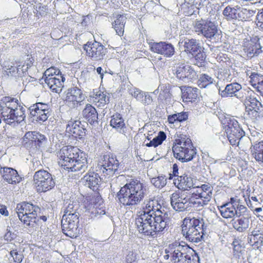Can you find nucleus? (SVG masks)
<instances>
[{"mask_svg":"<svg viewBox=\"0 0 263 263\" xmlns=\"http://www.w3.org/2000/svg\"><path fill=\"white\" fill-rule=\"evenodd\" d=\"M170 218L167 213L139 216L135 219V224L139 232L145 236L157 238L168 228Z\"/></svg>","mask_w":263,"mask_h":263,"instance_id":"nucleus-1","label":"nucleus"},{"mask_svg":"<svg viewBox=\"0 0 263 263\" xmlns=\"http://www.w3.org/2000/svg\"><path fill=\"white\" fill-rule=\"evenodd\" d=\"M147 192L145 184L138 179H131L121 187L117 193V198L120 204L132 209L143 201Z\"/></svg>","mask_w":263,"mask_h":263,"instance_id":"nucleus-2","label":"nucleus"},{"mask_svg":"<svg viewBox=\"0 0 263 263\" xmlns=\"http://www.w3.org/2000/svg\"><path fill=\"white\" fill-rule=\"evenodd\" d=\"M164 260L173 263H199L197 253L185 242L175 241L166 246L162 253Z\"/></svg>","mask_w":263,"mask_h":263,"instance_id":"nucleus-3","label":"nucleus"},{"mask_svg":"<svg viewBox=\"0 0 263 263\" xmlns=\"http://www.w3.org/2000/svg\"><path fill=\"white\" fill-rule=\"evenodd\" d=\"M14 98L4 97L0 100V114L5 122L9 125L21 123L26 118L25 108L19 105Z\"/></svg>","mask_w":263,"mask_h":263,"instance_id":"nucleus-4","label":"nucleus"},{"mask_svg":"<svg viewBox=\"0 0 263 263\" xmlns=\"http://www.w3.org/2000/svg\"><path fill=\"white\" fill-rule=\"evenodd\" d=\"M206 226L203 219L186 217L182 224V234L186 240L195 243L201 242L206 233Z\"/></svg>","mask_w":263,"mask_h":263,"instance_id":"nucleus-5","label":"nucleus"},{"mask_svg":"<svg viewBox=\"0 0 263 263\" xmlns=\"http://www.w3.org/2000/svg\"><path fill=\"white\" fill-rule=\"evenodd\" d=\"M16 210L20 220L24 224L30 227H34L37 217L41 212L38 205L31 202H23L17 204Z\"/></svg>","mask_w":263,"mask_h":263,"instance_id":"nucleus-6","label":"nucleus"},{"mask_svg":"<svg viewBox=\"0 0 263 263\" xmlns=\"http://www.w3.org/2000/svg\"><path fill=\"white\" fill-rule=\"evenodd\" d=\"M194 28L198 35L201 34L210 41L216 42L221 37V32L218 29V25L215 22L208 20L201 19L196 21Z\"/></svg>","mask_w":263,"mask_h":263,"instance_id":"nucleus-7","label":"nucleus"},{"mask_svg":"<svg viewBox=\"0 0 263 263\" xmlns=\"http://www.w3.org/2000/svg\"><path fill=\"white\" fill-rule=\"evenodd\" d=\"M196 201H194L192 192H175L171 196V204L174 210L183 212L195 208Z\"/></svg>","mask_w":263,"mask_h":263,"instance_id":"nucleus-8","label":"nucleus"},{"mask_svg":"<svg viewBox=\"0 0 263 263\" xmlns=\"http://www.w3.org/2000/svg\"><path fill=\"white\" fill-rule=\"evenodd\" d=\"M245 105V118L255 122L263 116V107L261 103L253 96L247 95L243 102Z\"/></svg>","mask_w":263,"mask_h":263,"instance_id":"nucleus-9","label":"nucleus"},{"mask_svg":"<svg viewBox=\"0 0 263 263\" xmlns=\"http://www.w3.org/2000/svg\"><path fill=\"white\" fill-rule=\"evenodd\" d=\"M33 181L38 192H46L55 185L54 176L44 170H40L34 173Z\"/></svg>","mask_w":263,"mask_h":263,"instance_id":"nucleus-10","label":"nucleus"},{"mask_svg":"<svg viewBox=\"0 0 263 263\" xmlns=\"http://www.w3.org/2000/svg\"><path fill=\"white\" fill-rule=\"evenodd\" d=\"M120 163L116 156L112 155L103 156L98 164V167L104 174L109 178L116 174H118Z\"/></svg>","mask_w":263,"mask_h":263,"instance_id":"nucleus-11","label":"nucleus"},{"mask_svg":"<svg viewBox=\"0 0 263 263\" xmlns=\"http://www.w3.org/2000/svg\"><path fill=\"white\" fill-rule=\"evenodd\" d=\"M79 222V213L64 214L61 220L63 232L67 236L73 238L77 233Z\"/></svg>","mask_w":263,"mask_h":263,"instance_id":"nucleus-12","label":"nucleus"},{"mask_svg":"<svg viewBox=\"0 0 263 263\" xmlns=\"http://www.w3.org/2000/svg\"><path fill=\"white\" fill-rule=\"evenodd\" d=\"M80 150L77 147L66 146L61 149L59 154V164L64 170H67L69 166L79 157Z\"/></svg>","mask_w":263,"mask_h":263,"instance_id":"nucleus-13","label":"nucleus"},{"mask_svg":"<svg viewBox=\"0 0 263 263\" xmlns=\"http://www.w3.org/2000/svg\"><path fill=\"white\" fill-rule=\"evenodd\" d=\"M86 98L82 90L77 86H73L68 89L65 101L70 108L78 109L84 104Z\"/></svg>","mask_w":263,"mask_h":263,"instance_id":"nucleus-14","label":"nucleus"},{"mask_svg":"<svg viewBox=\"0 0 263 263\" xmlns=\"http://www.w3.org/2000/svg\"><path fill=\"white\" fill-rule=\"evenodd\" d=\"M28 109L30 116L34 117L33 120L40 123L46 121L50 115L51 109L48 104L37 102L30 106Z\"/></svg>","mask_w":263,"mask_h":263,"instance_id":"nucleus-15","label":"nucleus"},{"mask_svg":"<svg viewBox=\"0 0 263 263\" xmlns=\"http://www.w3.org/2000/svg\"><path fill=\"white\" fill-rule=\"evenodd\" d=\"M242 48L244 55L249 58L256 56L262 52L259 39L257 36L250 37V39H245Z\"/></svg>","mask_w":263,"mask_h":263,"instance_id":"nucleus-16","label":"nucleus"},{"mask_svg":"<svg viewBox=\"0 0 263 263\" xmlns=\"http://www.w3.org/2000/svg\"><path fill=\"white\" fill-rule=\"evenodd\" d=\"M173 74L180 82L187 83L196 77V71L189 65L181 64L174 67Z\"/></svg>","mask_w":263,"mask_h":263,"instance_id":"nucleus-17","label":"nucleus"},{"mask_svg":"<svg viewBox=\"0 0 263 263\" xmlns=\"http://www.w3.org/2000/svg\"><path fill=\"white\" fill-rule=\"evenodd\" d=\"M87 55L93 61H99L103 59L107 52V49L99 42L95 41L92 43H88L84 46Z\"/></svg>","mask_w":263,"mask_h":263,"instance_id":"nucleus-18","label":"nucleus"},{"mask_svg":"<svg viewBox=\"0 0 263 263\" xmlns=\"http://www.w3.org/2000/svg\"><path fill=\"white\" fill-rule=\"evenodd\" d=\"M151 50L167 58L172 57L175 53L174 46L166 42H152L149 44Z\"/></svg>","mask_w":263,"mask_h":263,"instance_id":"nucleus-19","label":"nucleus"},{"mask_svg":"<svg viewBox=\"0 0 263 263\" xmlns=\"http://www.w3.org/2000/svg\"><path fill=\"white\" fill-rule=\"evenodd\" d=\"M110 125L117 132L126 137L131 135L132 127L126 125L122 116L120 114L117 113L111 116Z\"/></svg>","mask_w":263,"mask_h":263,"instance_id":"nucleus-20","label":"nucleus"},{"mask_svg":"<svg viewBox=\"0 0 263 263\" xmlns=\"http://www.w3.org/2000/svg\"><path fill=\"white\" fill-rule=\"evenodd\" d=\"M142 213L140 216L157 214V212L160 214L167 213L157 200L151 198L145 200L142 205Z\"/></svg>","mask_w":263,"mask_h":263,"instance_id":"nucleus-21","label":"nucleus"},{"mask_svg":"<svg viewBox=\"0 0 263 263\" xmlns=\"http://www.w3.org/2000/svg\"><path fill=\"white\" fill-rule=\"evenodd\" d=\"M174 157L181 162L191 161L196 155V149L194 146L181 148L172 147Z\"/></svg>","mask_w":263,"mask_h":263,"instance_id":"nucleus-22","label":"nucleus"},{"mask_svg":"<svg viewBox=\"0 0 263 263\" xmlns=\"http://www.w3.org/2000/svg\"><path fill=\"white\" fill-rule=\"evenodd\" d=\"M242 88L241 85L236 82L227 84L225 88L222 90L220 87L218 88L219 95L222 98L235 97L239 99L242 98L240 91Z\"/></svg>","mask_w":263,"mask_h":263,"instance_id":"nucleus-23","label":"nucleus"},{"mask_svg":"<svg viewBox=\"0 0 263 263\" xmlns=\"http://www.w3.org/2000/svg\"><path fill=\"white\" fill-rule=\"evenodd\" d=\"M84 125L79 120L69 121L66 125V132L76 139H82L86 133Z\"/></svg>","mask_w":263,"mask_h":263,"instance_id":"nucleus-24","label":"nucleus"},{"mask_svg":"<svg viewBox=\"0 0 263 263\" xmlns=\"http://www.w3.org/2000/svg\"><path fill=\"white\" fill-rule=\"evenodd\" d=\"M231 220L233 228L239 232H245L249 227L251 215L246 213L237 215Z\"/></svg>","mask_w":263,"mask_h":263,"instance_id":"nucleus-25","label":"nucleus"},{"mask_svg":"<svg viewBox=\"0 0 263 263\" xmlns=\"http://www.w3.org/2000/svg\"><path fill=\"white\" fill-rule=\"evenodd\" d=\"M84 185L93 191H97L101 182V179L98 173L89 171L82 178Z\"/></svg>","mask_w":263,"mask_h":263,"instance_id":"nucleus-26","label":"nucleus"},{"mask_svg":"<svg viewBox=\"0 0 263 263\" xmlns=\"http://www.w3.org/2000/svg\"><path fill=\"white\" fill-rule=\"evenodd\" d=\"M0 173L3 179L9 184H16L22 179L17 172L11 167H1Z\"/></svg>","mask_w":263,"mask_h":263,"instance_id":"nucleus-27","label":"nucleus"},{"mask_svg":"<svg viewBox=\"0 0 263 263\" xmlns=\"http://www.w3.org/2000/svg\"><path fill=\"white\" fill-rule=\"evenodd\" d=\"M88 168V162L85 154L81 151L79 153V157L77 158L67 168L68 172H80L82 173L86 171Z\"/></svg>","mask_w":263,"mask_h":263,"instance_id":"nucleus-28","label":"nucleus"},{"mask_svg":"<svg viewBox=\"0 0 263 263\" xmlns=\"http://www.w3.org/2000/svg\"><path fill=\"white\" fill-rule=\"evenodd\" d=\"M183 46L184 51L188 53L194 55L197 52L202 51L203 48L199 41L194 39L185 38L179 43Z\"/></svg>","mask_w":263,"mask_h":263,"instance_id":"nucleus-29","label":"nucleus"},{"mask_svg":"<svg viewBox=\"0 0 263 263\" xmlns=\"http://www.w3.org/2000/svg\"><path fill=\"white\" fill-rule=\"evenodd\" d=\"M194 201H196L195 208H200L206 205L211 200L212 192L208 190V192L194 191L192 192Z\"/></svg>","mask_w":263,"mask_h":263,"instance_id":"nucleus-30","label":"nucleus"},{"mask_svg":"<svg viewBox=\"0 0 263 263\" xmlns=\"http://www.w3.org/2000/svg\"><path fill=\"white\" fill-rule=\"evenodd\" d=\"M83 117L91 125L98 123V114L96 109L90 104H87L82 110Z\"/></svg>","mask_w":263,"mask_h":263,"instance_id":"nucleus-31","label":"nucleus"},{"mask_svg":"<svg viewBox=\"0 0 263 263\" xmlns=\"http://www.w3.org/2000/svg\"><path fill=\"white\" fill-rule=\"evenodd\" d=\"M65 78L63 75L61 77H53L51 78L45 79V83L48 87L53 91L56 93H60L64 87V82Z\"/></svg>","mask_w":263,"mask_h":263,"instance_id":"nucleus-32","label":"nucleus"},{"mask_svg":"<svg viewBox=\"0 0 263 263\" xmlns=\"http://www.w3.org/2000/svg\"><path fill=\"white\" fill-rule=\"evenodd\" d=\"M226 134L230 144L232 145H235L239 144L240 140L245 135V132L238 125L237 127L227 132Z\"/></svg>","mask_w":263,"mask_h":263,"instance_id":"nucleus-33","label":"nucleus"},{"mask_svg":"<svg viewBox=\"0 0 263 263\" xmlns=\"http://www.w3.org/2000/svg\"><path fill=\"white\" fill-rule=\"evenodd\" d=\"M254 137L252 136L249 138L252 143L250 147L252 155L255 159L258 162H263V140L256 143V142H252L254 141L253 139Z\"/></svg>","mask_w":263,"mask_h":263,"instance_id":"nucleus-34","label":"nucleus"},{"mask_svg":"<svg viewBox=\"0 0 263 263\" xmlns=\"http://www.w3.org/2000/svg\"><path fill=\"white\" fill-rule=\"evenodd\" d=\"M174 180L175 181V184L179 189L186 190L188 188L191 189L194 186L193 179L190 176L183 175L178 176L177 178H175Z\"/></svg>","mask_w":263,"mask_h":263,"instance_id":"nucleus-35","label":"nucleus"},{"mask_svg":"<svg viewBox=\"0 0 263 263\" xmlns=\"http://www.w3.org/2000/svg\"><path fill=\"white\" fill-rule=\"evenodd\" d=\"M236 203L234 205L229 203H226L220 206L219 210L220 211L221 216L224 218H232L235 216L238 215V212L235 208Z\"/></svg>","mask_w":263,"mask_h":263,"instance_id":"nucleus-36","label":"nucleus"},{"mask_svg":"<svg viewBox=\"0 0 263 263\" xmlns=\"http://www.w3.org/2000/svg\"><path fill=\"white\" fill-rule=\"evenodd\" d=\"M7 247L10 250V257L9 258L10 263H21L24 258V255L17 250L15 245L12 243H7Z\"/></svg>","mask_w":263,"mask_h":263,"instance_id":"nucleus-37","label":"nucleus"},{"mask_svg":"<svg viewBox=\"0 0 263 263\" xmlns=\"http://www.w3.org/2000/svg\"><path fill=\"white\" fill-rule=\"evenodd\" d=\"M126 21V17L125 15H118L116 20L112 23V27L115 30L117 34L120 36L123 35Z\"/></svg>","mask_w":263,"mask_h":263,"instance_id":"nucleus-38","label":"nucleus"},{"mask_svg":"<svg viewBox=\"0 0 263 263\" xmlns=\"http://www.w3.org/2000/svg\"><path fill=\"white\" fill-rule=\"evenodd\" d=\"M198 90L196 87H187L182 92V98L186 102H195L198 95Z\"/></svg>","mask_w":263,"mask_h":263,"instance_id":"nucleus-39","label":"nucleus"},{"mask_svg":"<svg viewBox=\"0 0 263 263\" xmlns=\"http://www.w3.org/2000/svg\"><path fill=\"white\" fill-rule=\"evenodd\" d=\"M215 84L217 87V83L215 79L206 73L201 74L198 79L197 84L200 88H205L211 84Z\"/></svg>","mask_w":263,"mask_h":263,"instance_id":"nucleus-40","label":"nucleus"},{"mask_svg":"<svg viewBox=\"0 0 263 263\" xmlns=\"http://www.w3.org/2000/svg\"><path fill=\"white\" fill-rule=\"evenodd\" d=\"M92 101L98 107H102L109 102V97L106 92L98 91L93 95Z\"/></svg>","mask_w":263,"mask_h":263,"instance_id":"nucleus-41","label":"nucleus"},{"mask_svg":"<svg viewBox=\"0 0 263 263\" xmlns=\"http://www.w3.org/2000/svg\"><path fill=\"white\" fill-rule=\"evenodd\" d=\"M251 85L260 93H263V76L252 73L250 77Z\"/></svg>","mask_w":263,"mask_h":263,"instance_id":"nucleus-42","label":"nucleus"},{"mask_svg":"<svg viewBox=\"0 0 263 263\" xmlns=\"http://www.w3.org/2000/svg\"><path fill=\"white\" fill-rule=\"evenodd\" d=\"M193 144L191 139L185 135H181L175 140L173 147L185 148L193 147Z\"/></svg>","mask_w":263,"mask_h":263,"instance_id":"nucleus-43","label":"nucleus"},{"mask_svg":"<svg viewBox=\"0 0 263 263\" xmlns=\"http://www.w3.org/2000/svg\"><path fill=\"white\" fill-rule=\"evenodd\" d=\"M250 243L253 242V245L258 248L263 246V232L260 230H254L252 231L250 235Z\"/></svg>","mask_w":263,"mask_h":263,"instance_id":"nucleus-44","label":"nucleus"},{"mask_svg":"<svg viewBox=\"0 0 263 263\" xmlns=\"http://www.w3.org/2000/svg\"><path fill=\"white\" fill-rule=\"evenodd\" d=\"M237 6L232 7L227 6L223 10L222 14L224 18L228 21H234L237 20Z\"/></svg>","mask_w":263,"mask_h":263,"instance_id":"nucleus-45","label":"nucleus"},{"mask_svg":"<svg viewBox=\"0 0 263 263\" xmlns=\"http://www.w3.org/2000/svg\"><path fill=\"white\" fill-rule=\"evenodd\" d=\"M89 212L92 218H100L106 213L104 206L98 203H95L92 208L89 209Z\"/></svg>","mask_w":263,"mask_h":263,"instance_id":"nucleus-46","label":"nucleus"},{"mask_svg":"<svg viewBox=\"0 0 263 263\" xmlns=\"http://www.w3.org/2000/svg\"><path fill=\"white\" fill-rule=\"evenodd\" d=\"M79 208V203L77 201L68 200L64 203V214H70L71 212L79 213L77 212Z\"/></svg>","mask_w":263,"mask_h":263,"instance_id":"nucleus-47","label":"nucleus"},{"mask_svg":"<svg viewBox=\"0 0 263 263\" xmlns=\"http://www.w3.org/2000/svg\"><path fill=\"white\" fill-rule=\"evenodd\" d=\"M166 136L164 132L160 131L159 132L157 136L155 137L149 142L146 143L145 145L147 147H156L159 145H161L164 140H165Z\"/></svg>","mask_w":263,"mask_h":263,"instance_id":"nucleus-48","label":"nucleus"},{"mask_svg":"<svg viewBox=\"0 0 263 263\" xmlns=\"http://www.w3.org/2000/svg\"><path fill=\"white\" fill-rule=\"evenodd\" d=\"M226 132L232 129V128L237 127L239 125L237 120L232 117H226L222 121Z\"/></svg>","mask_w":263,"mask_h":263,"instance_id":"nucleus-49","label":"nucleus"},{"mask_svg":"<svg viewBox=\"0 0 263 263\" xmlns=\"http://www.w3.org/2000/svg\"><path fill=\"white\" fill-rule=\"evenodd\" d=\"M62 72L58 69H55L53 67H50L47 69L44 73L43 79L45 80V79L51 78L53 77H61L62 78Z\"/></svg>","mask_w":263,"mask_h":263,"instance_id":"nucleus-50","label":"nucleus"},{"mask_svg":"<svg viewBox=\"0 0 263 263\" xmlns=\"http://www.w3.org/2000/svg\"><path fill=\"white\" fill-rule=\"evenodd\" d=\"M232 245L233 246V255L235 257L239 258L244 251L243 248L241 245L240 241L238 240H234L233 241Z\"/></svg>","mask_w":263,"mask_h":263,"instance_id":"nucleus-51","label":"nucleus"},{"mask_svg":"<svg viewBox=\"0 0 263 263\" xmlns=\"http://www.w3.org/2000/svg\"><path fill=\"white\" fill-rule=\"evenodd\" d=\"M127 90L129 93L138 101L144 97V91L133 86H129Z\"/></svg>","mask_w":263,"mask_h":263,"instance_id":"nucleus-52","label":"nucleus"},{"mask_svg":"<svg viewBox=\"0 0 263 263\" xmlns=\"http://www.w3.org/2000/svg\"><path fill=\"white\" fill-rule=\"evenodd\" d=\"M237 20L240 21L246 20L249 18L251 13L250 10L237 6Z\"/></svg>","mask_w":263,"mask_h":263,"instance_id":"nucleus-53","label":"nucleus"},{"mask_svg":"<svg viewBox=\"0 0 263 263\" xmlns=\"http://www.w3.org/2000/svg\"><path fill=\"white\" fill-rule=\"evenodd\" d=\"M151 183L157 188H162L166 184V179L165 176H159L153 178L151 180Z\"/></svg>","mask_w":263,"mask_h":263,"instance_id":"nucleus-54","label":"nucleus"},{"mask_svg":"<svg viewBox=\"0 0 263 263\" xmlns=\"http://www.w3.org/2000/svg\"><path fill=\"white\" fill-rule=\"evenodd\" d=\"M35 134L36 135H35L34 140L32 145L35 146L36 147H40L42 144L46 141V138L44 135L40 134L39 132Z\"/></svg>","mask_w":263,"mask_h":263,"instance_id":"nucleus-55","label":"nucleus"},{"mask_svg":"<svg viewBox=\"0 0 263 263\" xmlns=\"http://www.w3.org/2000/svg\"><path fill=\"white\" fill-rule=\"evenodd\" d=\"M16 237V234L12 231L11 227L7 226L6 233L4 235V239L7 242H10L14 240Z\"/></svg>","mask_w":263,"mask_h":263,"instance_id":"nucleus-56","label":"nucleus"},{"mask_svg":"<svg viewBox=\"0 0 263 263\" xmlns=\"http://www.w3.org/2000/svg\"><path fill=\"white\" fill-rule=\"evenodd\" d=\"M217 78L228 82L231 81L232 77L229 70L223 69L219 72Z\"/></svg>","mask_w":263,"mask_h":263,"instance_id":"nucleus-57","label":"nucleus"},{"mask_svg":"<svg viewBox=\"0 0 263 263\" xmlns=\"http://www.w3.org/2000/svg\"><path fill=\"white\" fill-rule=\"evenodd\" d=\"M202 51L200 52H197V53L195 54V59L196 61L195 64L198 67H202L203 66V63H204V61L205 60V54Z\"/></svg>","mask_w":263,"mask_h":263,"instance_id":"nucleus-58","label":"nucleus"},{"mask_svg":"<svg viewBox=\"0 0 263 263\" xmlns=\"http://www.w3.org/2000/svg\"><path fill=\"white\" fill-rule=\"evenodd\" d=\"M4 68L5 71L8 76L16 77V70L17 66L16 67L10 65H7L6 63H4Z\"/></svg>","mask_w":263,"mask_h":263,"instance_id":"nucleus-59","label":"nucleus"},{"mask_svg":"<svg viewBox=\"0 0 263 263\" xmlns=\"http://www.w3.org/2000/svg\"><path fill=\"white\" fill-rule=\"evenodd\" d=\"M35 133H37V132L33 131L27 132L23 137L24 141L26 143H29L32 144L33 141H34L35 135H36Z\"/></svg>","mask_w":263,"mask_h":263,"instance_id":"nucleus-60","label":"nucleus"},{"mask_svg":"<svg viewBox=\"0 0 263 263\" xmlns=\"http://www.w3.org/2000/svg\"><path fill=\"white\" fill-rule=\"evenodd\" d=\"M139 101L143 104L147 105L152 103L153 99L148 92H144V97H142V99H141Z\"/></svg>","mask_w":263,"mask_h":263,"instance_id":"nucleus-61","label":"nucleus"},{"mask_svg":"<svg viewBox=\"0 0 263 263\" xmlns=\"http://www.w3.org/2000/svg\"><path fill=\"white\" fill-rule=\"evenodd\" d=\"M178 122H181L186 121L188 119L189 115L187 112H181L176 114Z\"/></svg>","mask_w":263,"mask_h":263,"instance_id":"nucleus-62","label":"nucleus"},{"mask_svg":"<svg viewBox=\"0 0 263 263\" xmlns=\"http://www.w3.org/2000/svg\"><path fill=\"white\" fill-rule=\"evenodd\" d=\"M171 93L168 89H165L162 91H161L159 96L160 99L163 100L165 99L166 100L171 98Z\"/></svg>","mask_w":263,"mask_h":263,"instance_id":"nucleus-63","label":"nucleus"},{"mask_svg":"<svg viewBox=\"0 0 263 263\" xmlns=\"http://www.w3.org/2000/svg\"><path fill=\"white\" fill-rule=\"evenodd\" d=\"M208 190L212 192V187L209 184H204L200 187H197L195 191L208 192Z\"/></svg>","mask_w":263,"mask_h":263,"instance_id":"nucleus-64","label":"nucleus"}]
</instances>
